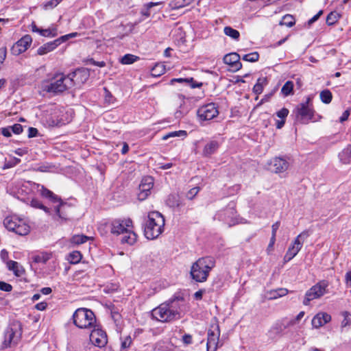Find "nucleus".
I'll return each mask as SVG.
<instances>
[{
	"instance_id": "27",
	"label": "nucleus",
	"mask_w": 351,
	"mask_h": 351,
	"mask_svg": "<svg viewBox=\"0 0 351 351\" xmlns=\"http://www.w3.org/2000/svg\"><path fill=\"white\" fill-rule=\"evenodd\" d=\"M166 204L171 208L180 207L182 206V203L180 201L179 195L176 193L170 194L167 197Z\"/></svg>"
},
{
	"instance_id": "5",
	"label": "nucleus",
	"mask_w": 351,
	"mask_h": 351,
	"mask_svg": "<svg viewBox=\"0 0 351 351\" xmlns=\"http://www.w3.org/2000/svg\"><path fill=\"white\" fill-rule=\"evenodd\" d=\"M73 323L82 329H92L97 324L94 313L86 308H79L73 313Z\"/></svg>"
},
{
	"instance_id": "64",
	"label": "nucleus",
	"mask_w": 351,
	"mask_h": 351,
	"mask_svg": "<svg viewBox=\"0 0 351 351\" xmlns=\"http://www.w3.org/2000/svg\"><path fill=\"white\" fill-rule=\"evenodd\" d=\"M47 306V304L46 302H42L36 304L35 308L38 311H44L46 309Z\"/></svg>"
},
{
	"instance_id": "46",
	"label": "nucleus",
	"mask_w": 351,
	"mask_h": 351,
	"mask_svg": "<svg viewBox=\"0 0 351 351\" xmlns=\"http://www.w3.org/2000/svg\"><path fill=\"white\" fill-rule=\"evenodd\" d=\"M62 0H50L43 4V8L45 10H51L56 8Z\"/></svg>"
},
{
	"instance_id": "4",
	"label": "nucleus",
	"mask_w": 351,
	"mask_h": 351,
	"mask_svg": "<svg viewBox=\"0 0 351 351\" xmlns=\"http://www.w3.org/2000/svg\"><path fill=\"white\" fill-rule=\"evenodd\" d=\"M165 218L158 211H153L149 213L147 221L144 228V233L148 239L158 238L164 231Z\"/></svg>"
},
{
	"instance_id": "17",
	"label": "nucleus",
	"mask_w": 351,
	"mask_h": 351,
	"mask_svg": "<svg viewBox=\"0 0 351 351\" xmlns=\"http://www.w3.org/2000/svg\"><path fill=\"white\" fill-rule=\"evenodd\" d=\"M32 39L29 35H25L19 40L12 47L13 55L18 56L25 52L32 43Z\"/></svg>"
},
{
	"instance_id": "29",
	"label": "nucleus",
	"mask_w": 351,
	"mask_h": 351,
	"mask_svg": "<svg viewBox=\"0 0 351 351\" xmlns=\"http://www.w3.org/2000/svg\"><path fill=\"white\" fill-rule=\"evenodd\" d=\"M288 293V290L285 288H279L277 289L271 290L268 293V298L269 300H275L278 298L286 295Z\"/></svg>"
},
{
	"instance_id": "39",
	"label": "nucleus",
	"mask_w": 351,
	"mask_h": 351,
	"mask_svg": "<svg viewBox=\"0 0 351 351\" xmlns=\"http://www.w3.org/2000/svg\"><path fill=\"white\" fill-rule=\"evenodd\" d=\"M31 206L35 208H39L43 210L47 214L51 215V210L49 208L44 206L38 199H32L30 202Z\"/></svg>"
},
{
	"instance_id": "54",
	"label": "nucleus",
	"mask_w": 351,
	"mask_h": 351,
	"mask_svg": "<svg viewBox=\"0 0 351 351\" xmlns=\"http://www.w3.org/2000/svg\"><path fill=\"white\" fill-rule=\"evenodd\" d=\"M12 287L11 285H10L5 282L0 281V290L6 291V292H10L12 291Z\"/></svg>"
},
{
	"instance_id": "30",
	"label": "nucleus",
	"mask_w": 351,
	"mask_h": 351,
	"mask_svg": "<svg viewBox=\"0 0 351 351\" xmlns=\"http://www.w3.org/2000/svg\"><path fill=\"white\" fill-rule=\"evenodd\" d=\"M125 234H126V235H124L122 237L121 242L123 243H128L130 245H133L136 241V238H137L136 234L134 233V231H132L130 229H128V232H125Z\"/></svg>"
},
{
	"instance_id": "11",
	"label": "nucleus",
	"mask_w": 351,
	"mask_h": 351,
	"mask_svg": "<svg viewBox=\"0 0 351 351\" xmlns=\"http://www.w3.org/2000/svg\"><path fill=\"white\" fill-rule=\"evenodd\" d=\"M21 325L19 323L12 324L6 328L4 334V341L3 342V348L11 346L12 344H16L21 337Z\"/></svg>"
},
{
	"instance_id": "3",
	"label": "nucleus",
	"mask_w": 351,
	"mask_h": 351,
	"mask_svg": "<svg viewBox=\"0 0 351 351\" xmlns=\"http://www.w3.org/2000/svg\"><path fill=\"white\" fill-rule=\"evenodd\" d=\"M215 266V261L212 256L199 258L191 266V278L198 282H205Z\"/></svg>"
},
{
	"instance_id": "32",
	"label": "nucleus",
	"mask_w": 351,
	"mask_h": 351,
	"mask_svg": "<svg viewBox=\"0 0 351 351\" xmlns=\"http://www.w3.org/2000/svg\"><path fill=\"white\" fill-rule=\"evenodd\" d=\"M89 240H93V237L84 234H75L71 239V242L76 245L83 244Z\"/></svg>"
},
{
	"instance_id": "9",
	"label": "nucleus",
	"mask_w": 351,
	"mask_h": 351,
	"mask_svg": "<svg viewBox=\"0 0 351 351\" xmlns=\"http://www.w3.org/2000/svg\"><path fill=\"white\" fill-rule=\"evenodd\" d=\"M214 219L223 221L230 227L234 225L237 223L235 204L230 202L226 208L217 211Z\"/></svg>"
},
{
	"instance_id": "38",
	"label": "nucleus",
	"mask_w": 351,
	"mask_h": 351,
	"mask_svg": "<svg viewBox=\"0 0 351 351\" xmlns=\"http://www.w3.org/2000/svg\"><path fill=\"white\" fill-rule=\"evenodd\" d=\"M319 97L321 101L326 104H330L332 99V95L331 92L328 89L322 90L320 93Z\"/></svg>"
},
{
	"instance_id": "12",
	"label": "nucleus",
	"mask_w": 351,
	"mask_h": 351,
	"mask_svg": "<svg viewBox=\"0 0 351 351\" xmlns=\"http://www.w3.org/2000/svg\"><path fill=\"white\" fill-rule=\"evenodd\" d=\"M108 226L112 234L119 235L128 232V230L132 226V221L129 218L115 219L110 221Z\"/></svg>"
},
{
	"instance_id": "55",
	"label": "nucleus",
	"mask_w": 351,
	"mask_h": 351,
	"mask_svg": "<svg viewBox=\"0 0 351 351\" xmlns=\"http://www.w3.org/2000/svg\"><path fill=\"white\" fill-rule=\"evenodd\" d=\"M182 341L185 345H190L193 343V337L192 335L189 334H184L182 336Z\"/></svg>"
},
{
	"instance_id": "26",
	"label": "nucleus",
	"mask_w": 351,
	"mask_h": 351,
	"mask_svg": "<svg viewBox=\"0 0 351 351\" xmlns=\"http://www.w3.org/2000/svg\"><path fill=\"white\" fill-rule=\"evenodd\" d=\"M174 82L182 83L184 82L191 88H199L202 86V82H196L194 81L193 77L187 78H173L171 80V84H173Z\"/></svg>"
},
{
	"instance_id": "23",
	"label": "nucleus",
	"mask_w": 351,
	"mask_h": 351,
	"mask_svg": "<svg viewBox=\"0 0 351 351\" xmlns=\"http://www.w3.org/2000/svg\"><path fill=\"white\" fill-rule=\"evenodd\" d=\"M32 31L33 32H37L40 35L45 37H55L57 35L56 29H41L38 28L34 22L31 24Z\"/></svg>"
},
{
	"instance_id": "28",
	"label": "nucleus",
	"mask_w": 351,
	"mask_h": 351,
	"mask_svg": "<svg viewBox=\"0 0 351 351\" xmlns=\"http://www.w3.org/2000/svg\"><path fill=\"white\" fill-rule=\"evenodd\" d=\"M218 147H219V143L217 141H210V143H207L205 145L204 150H203V154L204 156H208L213 154V153H215V151L218 149Z\"/></svg>"
},
{
	"instance_id": "56",
	"label": "nucleus",
	"mask_w": 351,
	"mask_h": 351,
	"mask_svg": "<svg viewBox=\"0 0 351 351\" xmlns=\"http://www.w3.org/2000/svg\"><path fill=\"white\" fill-rule=\"evenodd\" d=\"M77 34H78L77 32H73V33H71V34L62 36L58 38V39H59L60 43H62L63 42H65L66 40H67L70 38L75 37Z\"/></svg>"
},
{
	"instance_id": "51",
	"label": "nucleus",
	"mask_w": 351,
	"mask_h": 351,
	"mask_svg": "<svg viewBox=\"0 0 351 351\" xmlns=\"http://www.w3.org/2000/svg\"><path fill=\"white\" fill-rule=\"evenodd\" d=\"M289 114V110L286 108H282L279 111L276 112V115L278 118L285 120V118Z\"/></svg>"
},
{
	"instance_id": "22",
	"label": "nucleus",
	"mask_w": 351,
	"mask_h": 351,
	"mask_svg": "<svg viewBox=\"0 0 351 351\" xmlns=\"http://www.w3.org/2000/svg\"><path fill=\"white\" fill-rule=\"evenodd\" d=\"M60 44L58 38L53 41L47 43L38 49L37 53L40 56L45 55L55 49Z\"/></svg>"
},
{
	"instance_id": "59",
	"label": "nucleus",
	"mask_w": 351,
	"mask_h": 351,
	"mask_svg": "<svg viewBox=\"0 0 351 351\" xmlns=\"http://www.w3.org/2000/svg\"><path fill=\"white\" fill-rule=\"evenodd\" d=\"M280 225V221H276L275 223H274L271 226V237H276V232L278 229L279 228Z\"/></svg>"
},
{
	"instance_id": "49",
	"label": "nucleus",
	"mask_w": 351,
	"mask_h": 351,
	"mask_svg": "<svg viewBox=\"0 0 351 351\" xmlns=\"http://www.w3.org/2000/svg\"><path fill=\"white\" fill-rule=\"evenodd\" d=\"M132 338L130 336H126L121 341V348L123 350L127 349L130 348L131 343H132Z\"/></svg>"
},
{
	"instance_id": "35",
	"label": "nucleus",
	"mask_w": 351,
	"mask_h": 351,
	"mask_svg": "<svg viewBox=\"0 0 351 351\" xmlns=\"http://www.w3.org/2000/svg\"><path fill=\"white\" fill-rule=\"evenodd\" d=\"M266 78H258L257 82L253 87V92L256 95H260L263 90V86L266 84Z\"/></svg>"
},
{
	"instance_id": "43",
	"label": "nucleus",
	"mask_w": 351,
	"mask_h": 351,
	"mask_svg": "<svg viewBox=\"0 0 351 351\" xmlns=\"http://www.w3.org/2000/svg\"><path fill=\"white\" fill-rule=\"evenodd\" d=\"M162 4V2H150V3H148L147 4L145 5V8H143L142 10H141V14L145 16H149L151 13H150V9L154 7V6H156V5H161Z\"/></svg>"
},
{
	"instance_id": "47",
	"label": "nucleus",
	"mask_w": 351,
	"mask_h": 351,
	"mask_svg": "<svg viewBox=\"0 0 351 351\" xmlns=\"http://www.w3.org/2000/svg\"><path fill=\"white\" fill-rule=\"evenodd\" d=\"M200 188L198 186L191 189L186 193V197L188 199L192 200L199 193Z\"/></svg>"
},
{
	"instance_id": "8",
	"label": "nucleus",
	"mask_w": 351,
	"mask_h": 351,
	"mask_svg": "<svg viewBox=\"0 0 351 351\" xmlns=\"http://www.w3.org/2000/svg\"><path fill=\"white\" fill-rule=\"evenodd\" d=\"M310 97H307L305 102L297 106L295 113L297 120L303 124H307L313 119L315 110H313Z\"/></svg>"
},
{
	"instance_id": "20",
	"label": "nucleus",
	"mask_w": 351,
	"mask_h": 351,
	"mask_svg": "<svg viewBox=\"0 0 351 351\" xmlns=\"http://www.w3.org/2000/svg\"><path fill=\"white\" fill-rule=\"evenodd\" d=\"M223 62L230 65L235 71L239 70L242 64L240 62V56L237 53H230L223 57Z\"/></svg>"
},
{
	"instance_id": "61",
	"label": "nucleus",
	"mask_w": 351,
	"mask_h": 351,
	"mask_svg": "<svg viewBox=\"0 0 351 351\" xmlns=\"http://www.w3.org/2000/svg\"><path fill=\"white\" fill-rule=\"evenodd\" d=\"M186 0H175L174 1V8H182L186 5Z\"/></svg>"
},
{
	"instance_id": "36",
	"label": "nucleus",
	"mask_w": 351,
	"mask_h": 351,
	"mask_svg": "<svg viewBox=\"0 0 351 351\" xmlns=\"http://www.w3.org/2000/svg\"><path fill=\"white\" fill-rule=\"evenodd\" d=\"M341 15L337 12H331L328 14L326 22L328 25H332L338 21Z\"/></svg>"
},
{
	"instance_id": "33",
	"label": "nucleus",
	"mask_w": 351,
	"mask_h": 351,
	"mask_svg": "<svg viewBox=\"0 0 351 351\" xmlns=\"http://www.w3.org/2000/svg\"><path fill=\"white\" fill-rule=\"evenodd\" d=\"M165 73V66L161 64H156L152 69V76L156 77H160Z\"/></svg>"
},
{
	"instance_id": "24",
	"label": "nucleus",
	"mask_w": 351,
	"mask_h": 351,
	"mask_svg": "<svg viewBox=\"0 0 351 351\" xmlns=\"http://www.w3.org/2000/svg\"><path fill=\"white\" fill-rule=\"evenodd\" d=\"M7 267L10 271H12L17 277H21L25 274V269L22 265L14 261L7 262Z\"/></svg>"
},
{
	"instance_id": "63",
	"label": "nucleus",
	"mask_w": 351,
	"mask_h": 351,
	"mask_svg": "<svg viewBox=\"0 0 351 351\" xmlns=\"http://www.w3.org/2000/svg\"><path fill=\"white\" fill-rule=\"evenodd\" d=\"M323 14V10H319L318 12V13L317 14H315L313 17H312L309 21H308V24L311 25V24H313V23H315Z\"/></svg>"
},
{
	"instance_id": "13",
	"label": "nucleus",
	"mask_w": 351,
	"mask_h": 351,
	"mask_svg": "<svg viewBox=\"0 0 351 351\" xmlns=\"http://www.w3.org/2000/svg\"><path fill=\"white\" fill-rule=\"evenodd\" d=\"M206 351H216L219 347L220 329L217 324L211 325L207 333Z\"/></svg>"
},
{
	"instance_id": "60",
	"label": "nucleus",
	"mask_w": 351,
	"mask_h": 351,
	"mask_svg": "<svg viewBox=\"0 0 351 351\" xmlns=\"http://www.w3.org/2000/svg\"><path fill=\"white\" fill-rule=\"evenodd\" d=\"M350 114V109H348V110H345L339 119L340 122L342 123V122L346 121L348 119Z\"/></svg>"
},
{
	"instance_id": "14",
	"label": "nucleus",
	"mask_w": 351,
	"mask_h": 351,
	"mask_svg": "<svg viewBox=\"0 0 351 351\" xmlns=\"http://www.w3.org/2000/svg\"><path fill=\"white\" fill-rule=\"evenodd\" d=\"M91 330L90 340L93 344L99 348L104 347L108 343L107 335L104 330L96 324Z\"/></svg>"
},
{
	"instance_id": "45",
	"label": "nucleus",
	"mask_w": 351,
	"mask_h": 351,
	"mask_svg": "<svg viewBox=\"0 0 351 351\" xmlns=\"http://www.w3.org/2000/svg\"><path fill=\"white\" fill-rule=\"evenodd\" d=\"M259 54L258 52H252L245 54L243 56L242 59L247 62H255L258 60Z\"/></svg>"
},
{
	"instance_id": "42",
	"label": "nucleus",
	"mask_w": 351,
	"mask_h": 351,
	"mask_svg": "<svg viewBox=\"0 0 351 351\" xmlns=\"http://www.w3.org/2000/svg\"><path fill=\"white\" fill-rule=\"evenodd\" d=\"M186 136V132L184 130H179V131H175L169 132L165 135H164L162 138V140L165 141L169 139V138H174V137H181V136Z\"/></svg>"
},
{
	"instance_id": "58",
	"label": "nucleus",
	"mask_w": 351,
	"mask_h": 351,
	"mask_svg": "<svg viewBox=\"0 0 351 351\" xmlns=\"http://www.w3.org/2000/svg\"><path fill=\"white\" fill-rule=\"evenodd\" d=\"M38 130L35 128L30 127L28 128V138H33L38 135Z\"/></svg>"
},
{
	"instance_id": "7",
	"label": "nucleus",
	"mask_w": 351,
	"mask_h": 351,
	"mask_svg": "<svg viewBox=\"0 0 351 351\" xmlns=\"http://www.w3.org/2000/svg\"><path fill=\"white\" fill-rule=\"evenodd\" d=\"M3 225L10 232L20 236L27 235L30 232V226L22 219L16 216H9L4 219Z\"/></svg>"
},
{
	"instance_id": "2",
	"label": "nucleus",
	"mask_w": 351,
	"mask_h": 351,
	"mask_svg": "<svg viewBox=\"0 0 351 351\" xmlns=\"http://www.w3.org/2000/svg\"><path fill=\"white\" fill-rule=\"evenodd\" d=\"M183 297L173 295L171 298L160 304L152 311L154 319L161 322H171L181 318V306Z\"/></svg>"
},
{
	"instance_id": "21",
	"label": "nucleus",
	"mask_w": 351,
	"mask_h": 351,
	"mask_svg": "<svg viewBox=\"0 0 351 351\" xmlns=\"http://www.w3.org/2000/svg\"><path fill=\"white\" fill-rule=\"evenodd\" d=\"M330 320L331 316L329 314L321 312L313 317L311 324L313 328H318L328 323Z\"/></svg>"
},
{
	"instance_id": "48",
	"label": "nucleus",
	"mask_w": 351,
	"mask_h": 351,
	"mask_svg": "<svg viewBox=\"0 0 351 351\" xmlns=\"http://www.w3.org/2000/svg\"><path fill=\"white\" fill-rule=\"evenodd\" d=\"M53 167V165L49 164V163H45V164H42L40 165H39L36 169V171H40V172H49L51 171V169Z\"/></svg>"
},
{
	"instance_id": "10",
	"label": "nucleus",
	"mask_w": 351,
	"mask_h": 351,
	"mask_svg": "<svg viewBox=\"0 0 351 351\" xmlns=\"http://www.w3.org/2000/svg\"><path fill=\"white\" fill-rule=\"evenodd\" d=\"M328 285V282L323 280L309 289L305 294V298L303 301L304 305H308L311 300L319 298L326 293Z\"/></svg>"
},
{
	"instance_id": "62",
	"label": "nucleus",
	"mask_w": 351,
	"mask_h": 351,
	"mask_svg": "<svg viewBox=\"0 0 351 351\" xmlns=\"http://www.w3.org/2000/svg\"><path fill=\"white\" fill-rule=\"evenodd\" d=\"M11 132H12V131L10 129V127L1 128V134L5 137L11 136V135H12Z\"/></svg>"
},
{
	"instance_id": "34",
	"label": "nucleus",
	"mask_w": 351,
	"mask_h": 351,
	"mask_svg": "<svg viewBox=\"0 0 351 351\" xmlns=\"http://www.w3.org/2000/svg\"><path fill=\"white\" fill-rule=\"evenodd\" d=\"M295 23V20L294 17L291 14L285 15L279 23L280 25H285L289 27H293Z\"/></svg>"
},
{
	"instance_id": "37",
	"label": "nucleus",
	"mask_w": 351,
	"mask_h": 351,
	"mask_svg": "<svg viewBox=\"0 0 351 351\" xmlns=\"http://www.w3.org/2000/svg\"><path fill=\"white\" fill-rule=\"evenodd\" d=\"M223 32L226 36L234 40H239L240 36V33L239 32V31L233 29L230 26L225 27L223 29Z\"/></svg>"
},
{
	"instance_id": "53",
	"label": "nucleus",
	"mask_w": 351,
	"mask_h": 351,
	"mask_svg": "<svg viewBox=\"0 0 351 351\" xmlns=\"http://www.w3.org/2000/svg\"><path fill=\"white\" fill-rule=\"evenodd\" d=\"M11 131L16 134H19L23 132V126L19 123H16L10 127Z\"/></svg>"
},
{
	"instance_id": "57",
	"label": "nucleus",
	"mask_w": 351,
	"mask_h": 351,
	"mask_svg": "<svg viewBox=\"0 0 351 351\" xmlns=\"http://www.w3.org/2000/svg\"><path fill=\"white\" fill-rule=\"evenodd\" d=\"M276 242V237H271L269 243L267 248V254H269L274 250V245Z\"/></svg>"
},
{
	"instance_id": "15",
	"label": "nucleus",
	"mask_w": 351,
	"mask_h": 351,
	"mask_svg": "<svg viewBox=\"0 0 351 351\" xmlns=\"http://www.w3.org/2000/svg\"><path fill=\"white\" fill-rule=\"evenodd\" d=\"M197 113L201 120L208 121L216 117L219 111L215 104L210 103L199 108Z\"/></svg>"
},
{
	"instance_id": "1",
	"label": "nucleus",
	"mask_w": 351,
	"mask_h": 351,
	"mask_svg": "<svg viewBox=\"0 0 351 351\" xmlns=\"http://www.w3.org/2000/svg\"><path fill=\"white\" fill-rule=\"evenodd\" d=\"M88 75V71L84 69H77L68 75L58 73L54 75L49 82H44L42 84V88L47 93H61L76 84L84 83Z\"/></svg>"
},
{
	"instance_id": "19",
	"label": "nucleus",
	"mask_w": 351,
	"mask_h": 351,
	"mask_svg": "<svg viewBox=\"0 0 351 351\" xmlns=\"http://www.w3.org/2000/svg\"><path fill=\"white\" fill-rule=\"evenodd\" d=\"M269 165L271 170L276 173L285 172L289 167L288 162L280 157H276L272 159Z\"/></svg>"
},
{
	"instance_id": "6",
	"label": "nucleus",
	"mask_w": 351,
	"mask_h": 351,
	"mask_svg": "<svg viewBox=\"0 0 351 351\" xmlns=\"http://www.w3.org/2000/svg\"><path fill=\"white\" fill-rule=\"evenodd\" d=\"M38 186L40 187V185H38ZM38 191L42 197L48 199L52 203H59V204L55 207L56 214L53 217L54 219L56 220V218H58L66 220L67 217L66 207L68 206L67 204L64 202L58 195L43 185L40 186V189H38Z\"/></svg>"
},
{
	"instance_id": "25",
	"label": "nucleus",
	"mask_w": 351,
	"mask_h": 351,
	"mask_svg": "<svg viewBox=\"0 0 351 351\" xmlns=\"http://www.w3.org/2000/svg\"><path fill=\"white\" fill-rule=\"evenodd\" d=\"M340 161L343 164L351 162V145H348L338 155Z\"/></svg>"
},
{
	"instance_id": "31",
	"label": "nucleus",
	"mask_w": 351,
	"mask_h": 351,
	"mask_svg": "<svg viewBox=\"0 0 351 351\" xmlns=\"http://www.w3.org/2000/svg\"><path fill=\"white\" fill-rule=\"evenodd\" d=\"M51 258V254L48 252H40L32 257L34 262L36 263H46Z\"/></svg>"
},
{
	"instance_id": "41",
	"label": "nucleus",
	"mask_w": 351,
	"mask_h": 351,
	"mask_svg": "<svg viewBox=\"0 0 351 351\" xmlns=\"http://www.w3.org/2000/svg\"><path fill=\"white\" fill-rule=\"evenodd\" d=\"M293 89V83L291 81H287L281 88V93L284 96H288L292 93Z\"/></svg>"
},
{
	"instance_id": "16",
	"label": "nucleus",
	"mask_w": 351,
	"mask_h": 351,
	"mask_svg": "<svg viewBox=\"0 0 351 351\" xmlns=\"http://www.w3.org/2000/svg\"><path fill=\"white\" fill-rule=\"evenodd\" d=\"M154 186V179L151 176L145 177L142 179L139 184V193L138 199L140 201L145 200L151 193V190Z\"/></svg>"
},
{
	"instance_id": "52",
	"label": "nucleus",
	"mask_w": 351,
	"mask_h": 351,
	"mask_svg": "<svg viewBox=\"0 0 351 351\" xmlns=\"http://www.w3.org/2000/svg\"><path fill=\"white\" fill-rule=\"evenodd\" d=\"M343 315H344V319L341 322V328H344V327L347 326L351 321V316L348 312H344Z\"/></svg>"
},
{
	"instance_id": "50",
	"label": "nucleus",
	"mask_w": 351,
	"mask_h": 351,
	"mask_svg": "<svg viewBox=\"0 0 351 351\" xmlns=\"http://www.w3.org/2000/svg\"><path fill=\"white\" fill-rule=\"evenodd\" d=\"M110 223L109 222H105L103 223H101L99 226L98 227V230L100 232L101 235H106L108 230H110L109 226H108Z\"/></svg>"
},
{
	"instance_id": "40",
	"label": "nucleus",
	"mask_w": 351,
	"mask_h": 351,
	"mask_svg": "<svg viewBox=\"0 0 351 351\" xmlns=\"http://www.w3.org/2000/svg\"><path fill=\"white\" fill-rule=\"evenodd\" d=\"M82 259V254L79 251H73L69 254L67 260L71 264H77Z\"/></svg>"
},
{
	"instance_id": "18",
	"label": "nucleus",
	"mask_w": 351,
	"mask_h": 351,
	"mask_svg": "<svg viewBox=\"0 0 351 351\" xmlns=\"http://www.w3.org/2000/svg\"><path fill=\"white\" fill-rule=\"evenodd\" d=\"M303 245V241H298V239H295L293 243L289 247L285 256V263L290 261L293 258L300 252Z\"/></svg>"
},
{
	"instance_id": "44",
	"label": "nucleus",
	"mask_w": 351,
	"mask_h": 351,
	"mask_svg": "<svg viewBox=\"0 0 351 351\" xmlns=\"http://www.w3.org/2000/svg\"><path fill=\"white\" fill-rule=\"evenodd\" d=\"M138 57L132 54H125L121 59V62L123 64H130L134 63Z\"/></svg>"
}]
</instances>
